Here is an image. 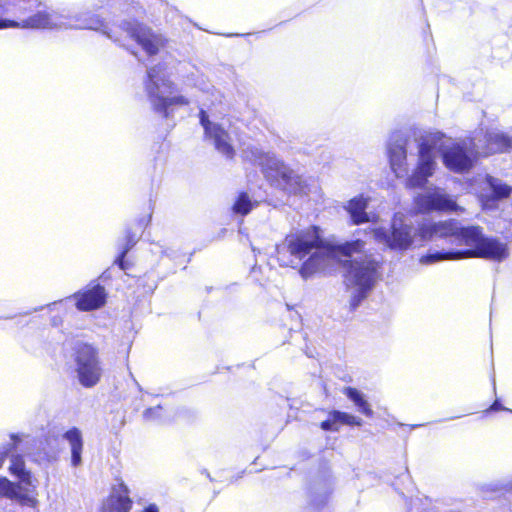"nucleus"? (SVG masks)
<instances>
[{
    "label": "nucleus",
    "mask_w": 512,
    "mask_h": 512,
    "mask_svg": "<svg viewBox=\"0 0 512 512\" xmlns=\"http://www.w3.org/2000/svg\"><path fill=\"white\" fill-rule=\"evenodd\" d=\"M362 247L360 241L348 242L341 246L324 244L315 228L293 231L276 246V258L280 266L298 267L302 278L326 271L336 265L340 257L353 248Z\"/></svg>",
    "instance_id": "1"
},
{
    "label": "nucleus",
    "mask_w": 512,
    "mask_h": 512,
    "mask_svg": "<svg viewBox=\"0 0 512 512\" xmlns=\"http://www.w3.org/2000/svg\"><path fill=\"white\" fill-rule=\"evenodd\" d=\"M16 27L42 29L75 28L101 31L108 38L125 48L130 46L128 41H136L149 55L156 54L164 43L160 35L152 33L149 28L135 21L124 22L121 26L108 30L107 26L94 15L79 16L69 21H64V17L57 13L39 12L24 20L22 24L12 20L0 19V29Z\"/></svg>",
    "instance_id": "2"
},
{
    "label": "nucleus",
    "mask_w": 512,
    "mask_h": 512,
    "mask_svg": "<svg viewBox=\"0 0 512 512\" xmlns=\"http://www.w3.org/2000/svg\"><path fill=\"white\" fill-rule=\"evenodd\" d=\"M418 160L413 173L406 179L409 188H421L437 168V154L449 170L462 173L473 166L474 154L465 141H455L441 132H426L416 138Z\"/></svg>",
    "instance_id": "3"
},
{
    "label": "nucleus",
    "mask_w": 512,
    "mask_h": 512,
    "mask_svg": "<svg viewBox=\"0 0 512 512\" xmlns=\"http://www.w3.org/2000/svg\"><path fill=\"white\" fill-rule=\"evenodd\" d=\"M466 250L429 252L420 258L422 264H433L442 260L462 258H485L493 261H503L509 255L506 243L496 238L484 237L479 227H468L462 236Z\"/></svg>",
    "instance_id": "4"
},
{
    "label": "nucleus",
    "mask_w": 512,
    "mask_h": 512,
    "mask_svg": "<svg viewBox=\"0 0 512 512\" xmlns=\"http://www.w3.org/2000/svg\"><path fill=\"white\" fill-rule=\"evenodd\" d=\"M359 241L362 243L360 249L351 248L348 254L341 256L340 260L336 262V264L338 262H344L345 264L349 262L346 271V282L350 291V305L352 308L358 307L361 301L367 297L380 276L379 262L372 255L360 254L365 243Z\"/></svg>",
    "instance_id": "5"
},
{
    "label": "nucleus",
    "mask_w": 512,
    "mask_h": 512,
    "mask_svg": "<svg viewBox=\"0 0 512 512\" xmlns=\"http://www.w3.org/2000/svg\"><path fill=\"white\" fill-rule=\"evenodd\" d=\"M245 157L259 165L266 178L286 193L294 195L309 193L307 180L287 167L274 154L251 148L245 152Z\"/></svg>",
    "instance_id": "6"
},
{
    "label": "nucleus",
    "mask_w": 512,
    "mask_h": 512,
    "mask_svg": "<svg viewBox=\"0 0 512 512\" xmlns=\"http://www.w3.org/2000/svg\"><path fill=\"white\" fill-rule=\"evenodd\" d=\"M165 68L161 65L152 67L147 72L145 89L154 110L167 116V108L173 105H187L189 101L181 95L174 94L173 84L166 78Z\"/></svg>",
    "instance_id": "7"
},
{
    "label": "nucleus",
    "mask_w": 512,
    "mask_h": 512,
    "mask_svg": "<svg viewBox=\"0 0 512 512\" xmlns=\"http://www.w3.org/2000/svg\"><path fill=\"white\" fill-rule=\"evenodd\" d=\"M378 243L393 250H406L413 243L416 235L411 224L405 222L402 215H395L391 231L384 228H374L369 233Z\"/></svg>",
    "instance_id": "8"
},
{
    "label": "nucleus",
    "mask_w": 512,
    "mask_h": 512,
    "mask_svg": "<svg viewBox=\"0 0 512 512\" xmlns=\"http://www.w3.org/2000/svg\"><path fill=\"white\" fill-rule=\"evenodd\" d=\"M75 371L82 386L91 388L99 383L103 369L98 352L93 346L85 344L77 349Z\"/></svg>",
    "instance_id": "9"
},
{
    "label": "nucleus",
    "mask_w": 512,
    "mask_h": 512,
    "mask_svg": "<svg viewBox=\"0 0 512 512\" xmlns=\"http://www.w3.org/2000/svg\"><path fill=\"white\" fill-rule=\"evenodd\" d=\"M468 228H460L453 220L439 222H424L420 225L418 235L421 240L427 241L434 238L449 239L451 244L464 246L462 236Z\"/></svg>",
    "instance_id": "10"
},
{
    "label": "nucleus",
    "mask_w": 512,
    "mask_h": 512,
    "mask_svg": "<svg viewBox=\"0 0 512 512\" xmlns=\"http://www.w3.org/2000/svg\"><path fill=\"white\" fill-rule=\"evenodd\" d=\"M416 208L423 213L432 211L458 212L463 209L457 205L452 196L441 188H433L415 197Z\"/></svg>",
    "instance_id": "11"
},
{
    "label": "nucleus",
    "mask_w": 512,
    "mask_h": 512,
    "mask_svg": "<svg viewBox=\"0 0 512 512\" xmlns=\"http://www.w3.org/2000/svg\"><path fill=\"white\" fill-rule=\"evenodd\" d=\"M512 193V187L504 183L501 179L487 176L484 187L479 194V200L484 210H495L498 203L507 199Z\"/></svg>",
    "instance_id": "12"
},
{
    "label": "nucleus",
    "mask_w": 512,
    "mask_h": 512,
    "mask_svg": "<svg viewBox=\"0 0 512 512\" xmlns=\"http://www.w3.org/2000/svg\"><path fill=\"white\" fill-rule=\"evenodd\" d=\"M200 123L207 137L213 140L217 151L227 158H232L234 149L231 145L229 133L219 124L210 122L204 110L200 111Z\"/></svg>",
    "instance_id": "13"
},
{
    "label": "nucleus",
    "mask_w": 512,
    "mask_h": 512,
    "mask_svg": "<svg viewBox=\"0 0 512 512\" xmlns=\"http://www.w3.org/2000/svg\"><path fill=\"white\" fill-rule=\"evenodd\" d=\"M73 298L78 310L92 311L101 308L105 304L106 292L103 286L96 284L75 293Z\"/></svg>",
    "instance_id": "14"
},
{
    "label": "nucleus",
    "mask_w": 512,
    "mask_h": 512,
    "mask_svg": "<svg viewBox=\"0 0 512 512\" xmlns=\"http://www.w3.org/2000/svg\"><path fill=\"white\" fill-rule=\"evenodd\" d=\"M129 488L120 480L113 486L110 495L102 505V512H129L132 500L129 497Z\"/></svg>",
    "instance_id": "15"
},
{
    "label": "nucleus",
    "mask_w": 512,
    "mask_h": 512,
    "mask_svg": "<svg viewBox=\"0 0 512 512\" xmlns=\"http://www.w3.org/2000/svg\"><path fill=\"white\" fill-rule=\"evenodd\" d=\"M0 498H7L29 507H35L38 503L35 495L29 489L13 483L5 477L0 478Z\"/></svg>",
    "instance_id": "16"
},
{
    "label": "nucleus",
    "mask_w": 512,
    "mask_h": 512,
    "mask_svg": "<svg viewBox=\"0 0 512 512\" xmlns=\"http://www.w3.org/2000/svg\"><path fill=\"white\" fill-rule=\"evenodd\" d=\"M334 491V479L330 474L316 478L311 486L310 503L315 508L325 506Z\"/></svg>",
    "instance_id": "17"
},
{
    "label": "nucleus",
    "mask_w": 512,
    "mask_h": 512,
    "mask_svg": "<svg viewBox=\"0 0 512 512\" xmlns=\"http://www.w3.org/2000/svg\"><path fill=\"white\" fill-rule=\"evenodd\" d=\"M487 145L481 148L478 144L473 143V149L480 155H490L498 152H505L512 146L511 140L500 132H489L485 136Z\"/></svg>",
    "instance_id": "18"
},
{
    "label": "nucleus",
    "mask_w": 512,
    "mask_h": 512,
    "mask_svg": "<svg viewBox=\"0 0 512 512\" xmlns=\"http://www.w3.org/2000/svg\"><path fill=\"white\" fill-rule=\"evenodd\" d=\"M389 159L396 177H404L407 174V151L403 140L390 144Z\"/></svg>",
    "instance_id": "19"
},
{
    "label": "nucleus",
    "mask_w": 512,
    "mask_h": 512,
    "mask_svg": "<svg viewBox=\"0 0 512 512\" xmlns=\"http://www.w3.org/2000/svg\"><path fill=\"white\" fill-rule=\"evenodd\" d=\"M63 438L69 443L71 449V465L78 467L82 464L83 438L81 431L73 427L66 431Z\"/></svg>",
    "instance_id": "20"
},
{
    "label": "nucleus",
    "mask_w": 512,
    "mask_h": 512,
    "mask_svg": "<svg viewBox=\"0 0 512 512\" xmlns=\"http://www.w3.org/2000/svg\"><path fill=\"white\" fill-rule=\"evenodd\" d=\"M9 471L11 474L17 476L22 484L33 488L35 487V479L32 477L31 473L25 469L22 456L16 454L11 455Z\"/></svg>",
    "instance_id": "21"
},
{
    "label": "nucleus",
    "mask_w": 512,
    "mask_h": 512,
    "mask_svg": "<svg viewBox=\"0 0 512 512\" xmlns=\"http://www.w3.org/2000/svg\"><path fill=\"white\" fill-rule=\"evenodd\" d=\"M367 207V199L364 197H356L349 201L347 210L355 224H360L369 221L368 215L365 212Z\"/></svg>",
    "instance_id": "22"
},
{
    "label": "nucleus",
    "mask_w": 512,
    "mask_h": 512,
    "mask_svg": "<svg viewBox=\"0 0 512 512\" xmlns=\"http://www.w3.org/2000/svg\"><path fill=\"white\" fill-rule=\"evenodd\" d=\"M343 393L354 403L358 411L366 416H372L373 411L362 392L353 387H345Z\"/></svg>",
    "instance_id": "23"
},
{
    "label": "nucleus",
    "mask_w": 512,
    "mask_h": 512,
    "mask_svg": "<svg viewBox=\"0 0 512 512\" xmlns=\"http://www.w3.org/2000/svg\"><path fill=\"white\" fill-rule=\"evenodd\" d=\"M255 206L256 202H252L246 193H240L233 205V211L236 214L244 216L248 214Z\"/></svg>",
    "instance_id": "24"
},
{
    "label": "nucleus",
    "mask_w": 512,
    "mask_h": 512,
    "mask_svg": "<svg viewBox=\"0 0 512 512\" xmlns=\"http://www.w3.org/2000/svg\"><path fill=\"white\" fill-rule=\"evenodd\" d=\"M413 507L415 510L420 512H442L440 509V502L433 501L431 498L425 496L423 498H418L414 501Z\"/></svg>",
    "instance_id": "25"
},
{
    "label": "nucleus",
    "mask_w": 512,
    "mask_h": 512,
    "mask_svg": "<svg viewBox=\"0 0 512 512\" xmlns=\"http://www.w3.org/2000/svg\"><path fill=\"white\" fill-rule=\"evenodd\" d=\"M335 419L338 421V425H349V426H362L363 421L361 418L356 417L352 414L334 411Z\"/></svg>",
    "instance_id": "26"
},
{
    "label": "nucleus",
    "mask_w": 512,
    "mask_h": 512,
    "mask_svg": "<svg viewBox=\"0 0 512 512\" xmlns=\"http://www.w3.org/2000/svg\"><path fill=\"white\" fill-rule=\"evenodd\" d=\"M162 410L161 406L149 408L144 411L143 416L146 420H159L162 418Z\"/></svg>",
    "instance_id": "27"
},
{
    "label": "nucleus",
    "mask_w": 512,
    "mask_h": 512,
    "mask_svg": "<svg viewBox=\"0 0 512 512\" xmlns=\"http://www.w3.org/2000/svg\"><path fill=\"white\" fill-rule=\"evenodd\" d=\"M335 418L334 411L330 412L328 419L321 423V428L323 430L337 431L339 425Z\"/></svg>",
    "instance_id": "28"
},
{
    "label": "nucleus",
    "mask_w": 512,
    "mask_h": 512,
    "mask_svg": "<svg viewBox=\"0 0 512 512\" xmlns=\"http://www.w3.org/2000/svg\"><path fill=\"white\" fill-rule=\"evenodd\" d=\"M138 240V237L136 235H133V236H128V240H127V247L126 249L122 252L121 254V257H124V255L127 253V251L135 245V243L137 242Z\"/></svg>",
    "instance_id": "29"
},
{
    "label": "nucleus",
    "mask_w": 512,
    "mask_h": 512,
    "mask_svg": "<svg viewBox=\"0 0 512 512\" xmlns=\"http://www.w3.org/2000/svg\"><path fill=\"white\" fill-rule=\"evenodd\" d=\"M490 410H493V411H497V410H506L505 408H503L499 402L495 401L491 407H490Z\"/></svg>",
    "instance_id": "30"
},
{
    "label": "nucleus",
    "mask_w": 512,
    "mask_h": 512,
    "mask_svg": "<svg viewBox=\"0 0 512 512\" xmlns=\"http://www.w3.org/2000/svg\"><path fill=\"white\" fill-rule=\"evenodd\" d=\"M143 512H159V510L155 504H150Z\"/></svg>",
    "instance_id": "31"
},
{
    "label": "nucleus",
    "mask_w": 512,
    "mask_h": 512,
    "mask_svg": "<svg viewBox=\"0 0 512 512\" xmlns=\"http://www.w3.org/2000/svg\"><path fill=\"white\" fill-rule=\"evenodd\" d=\"M5 457H6V452L0 453V468L2 467V465L4 463Z\"/></svg>",
    "instance_id": "32"
},
{
    "label": "nucleus",
    "mask_w": 512,
    "mask_h": 512,
    "mask_svg": "<svg viewBox=\"0 0 512 512\" xmlns=\"http://www.w3.org/2000/svg\"><path fill=\"white\" fill-rule=\"evenodd\" d=\"M12 439L14 440V447L16 448L19 438H18V436L12 435Z\"/></svg>",
    "instance_id": "33"
}]
</instances>
